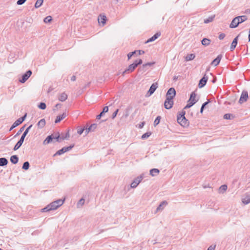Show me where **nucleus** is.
Returning <instances> with one entry per match:
<instances>
[{
    "mask_svg": "<svg viewBox=\"0 0 250 250\" xmlns=\"http://www.w3.org/2000/svg\"><path fill=\"white\" fill-rule=\"evenodd\" d=\"M56 142H61V137L59 132L51 134L47 136L46 139L43 141L42 144L43 145H47L51 143H55Z\"/></svg>",
    "mask_w": 250,
    "mask_h": 250,
    "instance_id": "1",
    "label": "nucleus"
},
{
    "mask_svg": "<svg viewBox=\"0 0 250 250\" xmlns=\"http://www.w3.org/2000/svg\"><path fill=\"white\" fill-rule=\"evenodd\" d=\"M32 127V125H30L28 127L26 128L25 130L24 131L23 134H22L20 139L18 141V142L17 143V144L15 145L13 150L16 151L18 150L20 147L22 145L24 140L25 139V138L28 133L29 131V130L31 129V128Z\"/></svg>",
    "mask_w": 250,
    "mask_h": 250,
    "instance_id": "2",
    "label": "nucleus"
},
{
    "mask_svg": "<svg viewBox=\"0 0 250 250\" xmlns=\"http://www.w3.org/2000/svg\"><path fill=\"white\" fill-rule=\"evenodd\" d=\"M143 63L142 59H140L135 60L132 64H130L128 67L123 71L122 75H124L125 73H129L133 72L135 68Z\"/></svg>",
    "mask_w": 250,
    "mask_h": 250,
    "instance_id": "3",
    "label": "nucleus"
},
{
    "mask_svg": "<svg viewBox=\"0 0 250 250\" xmlns=\"http://www.w3.org/2000/svg\"><path fill=\"white\" fill-rule=\"evenodd\" d=\"M64 201V199L57 200L56 201H54V202H52L51 203H50L49 204V205L50 206V208L52 209V210H55L57 208H58L59 207L62 206L63 204Z\"/></svg>",
    "mask_w": 250,
    "mask_h": 250,
    "instance_id": "4",
    "label": "nucleus"
},
{
    "mask_svg": "<svg viewBox=\"0 0 250 250\" xmlns=\"http://www.w3.org/2000/svg\"><path fill=\"white\" fill-rule=\"evenodd\" d=\"M74 146V144H72L68 146H65L57 151L53 155L54 157L57 155H61L66 152L70 150Z\"/></svg>",
    "mask_w": 250,
    "mask_h": 250,
    "instance_id": "5",
    "label": "nucleus"
},
{
    "mask_svg": "<svg viewBox=\"0 0 250 250\" xmlns=\"http://www.w3.org/2000/svg\"><path fill=\"white\" fill-rule=\"evenodd\" d=\"M27 116V114H25L22 117L17 119L12 125L10 128V131L15 128L20 124H21L25 119Z\"/></svg>",
    "mask_w": 250,
    "mask_h": 250,
    "instance_id": "6",
    "label": "nucleus"
},
{
    "mask_svg": "<svg viewBox=\"0 0 250 250\" xmlns=\"http://www.w3.org/2000/svg\"><path fill=\"white\" fill-rule=\"evenodd\" d=\"M32 74V72L30 70H27L24 74L21 76V78L19 79V82L21 83H24L31 76Z\"/></svg>",
    "mask_w": 250,
    "mask_h": 250,
    "instance_id": "7",
    "label": "nucleus"
},
{
    "mask_svg": "<svg viewBox=\"0 0 250 250\" xmlns=\"http://www.w3.org/2000/svg\"><path fill=\"white\" fill-rule=\"evenodd\" d=\"M173 105V101L171 98L166 97V99L164 102L165 108L169 109L172 108Z\"/></svg>",
    "mask_w": 250,
    "mask_h": 250,
    "instance_id": "8",
    "label": "nucleus"
},
{
    "mask_svg": "<svg viewBox=\"0 0 250 250\" xmlns=\"http://www.w3.org/2000/svg\"><path fill=\"white\" fill-rule=\"evenodd\" d=\"M248 97L249 96L248 92L247 91H243L239 99V103L240 104H242L243 103L246 102L248 99Z\"/></svg>",
    "mask_w": 250,
    "mask_h": 250,
    "instance_id": "9",
    "label": "nucleus"
},
{
    "mask_svg": "<svg viewBox=\"0 0 250 250\" xmlns=\"http://www.w3.org/2000/svg\"><path fill=\"white\" fill-rule=\"evenodd\" d=\"M143 179V176L142 175H140L137 177L130 184V187L132 188H135L139 185V184L141 182V181Z\"/></svg>",
    "mask_w": 250,
    "mask_h": 250,
    "instance_id": "10",
    "label": "nucleus"
},
{
    "mask_svg": "<svg viewBox=\"0 0 250 250\" xmlns=\"http://www.w3.org/2000/svg\"><path fill=\"white\" fill-rule=\"evenodd\" d=\"M158 87L157 83H153L150 87L147 93H146V96H150L156 90Z\"/></svg>",
    "mask_w": 250,
    "mask_h": 250,
    "instance_id": "11",
    "label": "nucleus"
},
{
    "mask_svg": "<svg viewBox=\"0 0 250 250\" xmlns=\"http://www.w3.org/2000/svg\"><path fill=\"white\" fill-rule=\"evenodd\" d=\"M208 80V77L206 75V74H205L203 78L200 80L199 83H198V87L200 88L203 87L206 84Z\"/></svg>",
    "mask_w": 250,
    "mask_h": 250,
    "instance_id": "12",
    "label": "nucleus"
},
{
    "mask_svg": "<svg viewBox=\"0 0 250 250\" xmlns=\"http://www.w3.org/2000/svg\"><path fill=\"white\" fill-rule=\"evenodd\" d=\"M97 124H93L91 125L89 127H88V125H87L86 126H85V135H87L90 132L94 131L95 129L97 128Z\"/></svg>",
    "mask_w": 250,
    "mask_h": 250,
    "instance_id": "13",
    "label": "nucleus"
},
{
    "mask_svg": "<svg viewBox=\"0 0 250 250\" xmlns=\"http://www.w3.org/2000/svg\"><path fill=\"white\" fill-rule=\"evenodd\" d=\"M176 95V90L173 87L170 88L167 92L166 97L171 98L173 99Z\"/></svg>",
    "mask_w": 250,
    "mask_h": 250,
    "instance_id": "14",
    "label": "nucleus"
},
{
    "mask_svg": "<svg viewBox=\"0 0 250 250\" xmlns=\"http://www.w3.org/2000/svg\"><path fill=\"white\" fill-rule=\"evenodd\" d=\"M177 122L182 126L184 127H186L188 125L189 122L188 120L184 117L181 119L180 120H177Z\"/></svg>",
    "mask_w": 250,
    "mask_h": 250,
    "instance_id": "15",
    "label": "nucleus"
},
{
    "mask_svg": "<svg viewBox=\"0 0 250 250\" xmlns=\"http://www.w3.org/2000/svg\"><path fill=\"white\" fill-rule=\"evenodd\" d=\"M240 24L239 21H238L236 17L233 19L231 23L229 25V27L231 28H236Z\"/></svg>",
    "mask_w": 250,
    "mask_h": 250,
    "instance_id": "16",
    "label": "nucleus"
},
{
    "mask_svg": "<svg viewBox=\"0 0 250 250\" xmlns=\"http://www.w3.org/2000/svg\"><path fill=\"white\" fill-rule=\"evenodd\" d=\"M222 58V55L221 54L218 55L217 57L212 61L211 65H214V66H217L220 63Z\"/></svg>",
    "mask_w": 250,
    "mask_h": 250,
    "instance_id": "17",
    "label": "nucleus"
},
{
    "mask_svg": "<svg viewBox=\"0 0 250 250\" xmlns=\"http://www.w3.org/2000/svg\"><path fill=\"white\" fill-rule=\"evenodd\" d=\"M238 37L239 36H237L233 39L230 47V51H233L236 47L238 42Z\"/></svg>",
    "mask_w": 250,
    "mask_h": 250,
    "instance_id": "18",
    "label": "nucleus"
},
{
    "mask_svg": "<svg viewBox=\"0 0 250 250\" xmlns=\"http://www.w3.org/2000/svg\"><path fill=\"white\" fill-rule=\"evenodd\" d=\"M66 116L65 112H63L62 114L59 115L57 116L56 119L55 121V123L57 124L60 122L62 120L65 118Z\"/></svg>",
    "mask_w": 250,
    "mask_h": 250,
    "instance_id": "19",
    "label": "nucleus"
},
{
    "mask_svg": "<svg viewBox=\"0 0 250 250\" xmlns=\"http://www.w3.org/2000/svg\"><path fill=\"white\" fill-rule=\"evenodd\" d=\"M161 35L160 33L157 32L155 33L152 37L148 39L147 41L146 42V43L152 42L154 41L155 40H156Z\"/></svg>",
    "mask_w": 250,
    "mask_h": 250,
    "instance_id": "20",
    "label": "nucleus"
},
{
    "mask_svg": "<svg viewBox=\"0 0 250 250\" xmlns=\"http://www.w3.org/2000/svg\"><path fill=\"white\" fill-rule=\"evenodd\" d=\"M108 111V107L106 106H104V108H103V111L100 113V114L98 115L97 116V119H100L101 118L106 112H107Z\"/></svg>",
    "mask_w": 250,
    "mask_h": 250,
    "instance_id": "21",
    "label": "nucleus"
},
{
    "mask_svg": "<svg viewBox=\"0 0 250 250\" xmlns=\"http://www.w3.org/2000/svg\"><path fill=\"white\" fill-rule=\"evenodd\" d=\"M10 160L12 164H16L18 163L19 157L16 155H12L11 156Z\"/></svg>",
    "mask_w": 250,
    "mask_h": 250,
    "instance_id": "22",
    "label": "nucleus"
},
{
    "mask_svg": "<svg viewBox=\"0 0 250 250\" xmlns=\"http://www.w3.org/2000/svg\"><path fill=\"white\" fill-rule=\"evenodd\" d=\"M67 95L64 92L61 93L58 97L59 100L61 102L65 101L67 99Z\"/></svg>",
    "mask_w": 250,
    "mask_h": 250,
    "instance_id": "23",
    "label": "nucleus"
},
{
    "mask_svg": "<svg viewBox=\"0 0 250 250\" xmlns=\"http://www.w3.org/2000/svg\"><path fill=\"white\" fill-rule=\"evenodd\" d=\"M8 162L6 158L2 157L0 158V166L4 167L7 165Z\"/></svg>",
    "mask_w": 250,
    "mask_h": 250,
    "instance_id": "24",
    "label": "nucleus"
},
{
    "mask_svg": "<svg viewBox=\"0 0 250 250\" xmlns=\"http://www.w3.org/2000/svg\"><path fill=\"white\" fill-rule=\"evenodd\" d=\"M160 170L157 168H152L150 170V174L152 176H155L159 174Z\"/></svg>",
    "mask_w": 250,
    "mask_h": 250,
    "instance_id": "25",
    "label": "nucleus"
},
{
    "mask_svg": "<svg viewBox=\"0 0 250 250\" xmlns=\"http://www.w3.org/2000/svg\"><path fill=\"white\" fill-rule=\"evenodd\" d=\"M242 202L245 205L250 203V195H246L243 199Z\"/></svg>",
    "mask_w": 250,
    "mask_h": 250,
    "instance_id": "26",
    "label": "nucleus"
},
{
    "mask_svg": "<svg viewBox=\"0 0 250 250\" xmlns=\"http://www.w3.org/2000/svg\"><path fill=\"white\" fill-rule=\"evenodd\" d=\"M236 18L238 21H239L240 23L245 21L248 19L247 16L245 15L237 16Z\"/></svg>",
    "mask_w": 250,
    "mask_h": 250,
    "instance_id": "27",
    "label": "nucleus"
},
{
    "mask_svg": "<svg viewBox=\"0 0 250 250\" xmlns=\"http://www.w3.org/2000/svg\"><path fill=\"white\" fill-rule=\"evenodd\" d=\"M210 42L211 41L209 39L207 38H204L201 41V43L202 45L207 46L210 44Z\"/></svg>",
    "mask_w": 250,
    "mask_h": 250,
    "instance_id": "28",
    "label": "nucleus"
},
{
    "mask_svg": "<svg viewBox=\"0 0 250 250\" xmlns=\"http://www.w3.org/2000/svg\"><path fill=\"white\" fill-rule=\"evenodd\" d=\"M167 204V202L166 201L162 202L159 206L157 208L156 211L162 210L164 208V206H165Z\"/></svg>",
    "mask_w": 250,
    "mask_h": 250,
    "instance_id": "29",
    "label": "nucleus"
},
{
    "mask_svg": "<svg viewBox=\"0 0 250 250\" xmlns=\"http://www.w3.org/2000/svg\"><path fill=\"white\" fill-rule=\"evenodd\" d=\"M45 125V120L44 119H41L37 124L39 127L42 128Z\"/></svg>",
    "mask_w": 250,
    "mask_h": 250,
    "instance_id": "30",
    "label": "nucleus"
},
{
    "mask_svg": "<svg viewBox=\"0 0 250 250\" xmlns=\"http://www.w3.org/2000/svg\"><path fill=\"white\" fill-rule=\"evenodd\" d=\"M214 18H215L214 15L208 17V18L204 19V22L205 23H208L212 21L213 19H214Z\"/></svg>",
    "mask_w": 250,
    "mask_h": 250,
    "instance_id": "31",
    "label": "nucleus"
},
{
    "mask_svg": "<svg viewBox=\"0 0 250 250\" xmlns=\"http://www.w3.org/2000/svg\"><path fill=\"white\" fill-rule=\"evenodd\" d=\"M234 118V116L232 114L227 113L224 115V119L226 120H231Z\"/></svg>",
    "mask_w": 250,
    "mask_h": 250,
    "instance_id": "32",
    "label": "nucleus"
},
{
    "mask_svg": "<svg viewBox=\"0 0 250 250\" xmlns=\"http://www.w3.org/2000/svg\"><path fill=\"white\" fill-rule=\"evenodd\" d=\"M106 21V17L105 16H103L102 17H101L100 18H98V21L99 23H102L103 25H104Z\"/></svg>",
    "mask_w": 250,
    "mask_h": 250,
    "instance_id": "33",
    "label": "nucleus"
},
{
    "mask_svg": "<svg viewBox=\"0 0 250 250\" xmlns=\"http://www.w3.org/2000/svg\"><path fill=\"white\" fill-rule=\"evenodd\" d=\"M195 55L194 54H188L186 57V60L187 61H191V60H193L195 58Z\"/></svg>",
    "mask_w": 250,
    "mask_h": 250,
    "instance_id": "34",
    "label": "nucleus"
},
{
    "mask_svg": "<svg viewBox=\"0 0 250 250\" xmlns=\"http://www.w3.org/2000/svg\"><path fill=\"white\" fill-rule=\"evenodd\" d=\"M196 96V94L195 93V92H192L190 94V98H189V100H188V102H192V100H193L194 101H196L195 100Z\"/></svg>",
    "mask_w": 250,
    "mask_h": 250,
    "instance_id": "35",
    "label": "nucleus"
},
{
    "mask_svg": "<svg viewBox=\"0 0 250 250\" xmlns=\"http://www.w3.org/2000/svg\"><path fill=\"white\" fill-rule=\"evenodd\" d=\"M43 2V0H37L35 3V7L36 8H39L42 6Z\"/></svg>",
    "mask_w": 250,
    "mask_h": 250,
    "instance_id": "36",
    "label": "nucleus"
},
{
    "mask_svg": "<svg viewBox=\"0 0 250 250\" xmlns=\"http://www.w3.org/2000/svg\"><path fill=\"white\" fill-rule=\"evenodd\" d=\"M30 167L29 163L28 161L24 162L23 164L22 168L24 170H27L29 169Z\"/></svg>",
    "mask_w": 250,
    "mask_h": 250,
    "instance_id": "37",
    "label": "nucleus"
},
{
    "mask_svg": "<svg viewBox=\"0 0 250 250\" xmlns=\"http://www.w3.org/2000/svg\"><path fill=\"white\" fill-rule=\"evenodd\" d=\"M85 200L83 198H81L79 202L77 203V208H81L82 207L84 203Z\"/></svg>",
    "mask_w": 250,
    "mask_h": 250,
    "instance_id": "38",
    "label": "nucleus"
},
{
    "mask_svg": "<svg viewBox=\"0 0 250 250\" xmlns=\"http://www.w3.org/2000/svg\"><path fill=\"white\" fill-rule=\"evenodd\" d=\"M196 103V101H194L192 100V102H188L187 104L186 105V106L184 107V109L189 108L191 107L192 106H193L195 103Z\"/></svg>",
    "mask_w": 250,
    "mask_h": 250,
    "instance_id": "39",
    "label": "nucleus"
},
{
    "mask_svg": "<svg viewBox=\"0 0 250 250\" xmlns=\"http://www.w3.org/2000/svg\"><path fill=\"white\" fill-rule=\"evenodd\" d=\"M62 141V140H64L65 139H68L69 138V131H67V132L66 133L65 135L62 134L61 136Z\"/></svg>",
    "mask_w": 250,
    "mask_h": 250,
    "instance_id": "40",
    "label": "nucleus"
},
{
    "mask_svg": "<svg viewBox=\"0 0 250 250\" xmlns=\"http://www.w3.org/2000/svg\"><path fill=\"white\" fill-rule=\"evenodd\" d=\"M134 55H136L137 56V51L134 50L133 52H129V53H128L127 55L128 60L130 59L131 58L132 56H134Z\"/></svg>",
    "mask_w": 250,
    "mask_h": 250,
    "instance_id": "41",
    "label": "nucleus"
},
{
    "mask_svg": "<svg viewBox=\"0 0 250 250\" xmlns=\"http://www.w3.org/2000/svg\"><path fill=\"white\" fill-rule=\"evenodd\" d=\"M50 210H52V209L50 208V206L49 204L47 206H46L44 208L42 209V212H47V211H49Z\"/></svg>",
    "mask_w": 250,
    "mask_h": 250,
    "instance_id": "42",
    "label": "nucleus"
},
{
    "mask_svg": "<svg viewBox=\"0 0 250 250\" xmlns=\"http://www.w3.org/2000/svg\"><path fill=\"white\" fill-rule=\"evenodd\" d=\"M161 119V117L160 116H158L156 117V118L155 119V120L154 122V126H156L160 123Z\"/></svg>",
    "mask_w": 250,
    "mask_h": 250,
    "instance_id": "43",
    "label": "nucleus"
},
{
    "mask_svg": "<svg viewBox=\"0 0 250 250\" xmlns=\"http://www.w3.org/2000/svg\"><path fill=\"white\" fill-rule=\"evenodd\" d=\"M151 134V133L150 132H147L145 133H144L141 137V138L142 139H146L148 138L150 135Z\"/></svg>",
    "mask_w": 250,
    "mask_h": 250,
    "instance_id": "44",
    "label": "nucleus"
},
{
    "mask_svg": "<svg viewBox=\"0 0 250 250\" xmlns=\"http://www.w3.org/2000/svg\"><path fill=\"white\" fill-rule=\"evenodd\" d=\"M186 114V112L185 111H182L180 113H179L177 115V120H180L181 119L184 117H185V115Z\"/></svg>",
    "mask_w": 250,
    "mask_h": 250,
    "instance_id": "45",
    "label": "nucleus"
},
{
    "mask_svg": "<svg viewBox=\"0 0 250 250\" xmlns=\"http://www.w3.org/2000/svg\"><path fill=\"white\" fill-rule=\"evenodd\" d=\"M38 106L39 108L42 109V110L45 109L46 107V104L43 102H41Z\"/></svg>",
    "mask_w": 250,
    "mask_h": 250,
    "instance_id": "46",
    "label": "nucleus"
},
{
    "mask_svg": "<svg viewBox=\"0 0 250 250\" xmlns=\"http://www.w3.org/2000/svg\"><path fill=\"white\" fill-rule=\"evenodd\" d=\"M52 20V17L50 16H47L44 19V22L45 23H49Z\"/></svg>",
    "mask_w": 250,
    "mask_h": 250,
    "instance_id": "47",
    "label": "nucleus"
},
{
    "mask_svg": "<svg viewBox=\"0 0 250 250\" xmlns=\"http://www.w3.org/2000/svg\"><path fill=\"white\" fill-rule=\"evenodd\" d=\"M147 67L144 66V64L142 66H141L138 69V71L139 72L143 73L144 72L146 71L147 70Z\"/></svg>",
    "mask_w": 250,
    "mask_h": 250,
    "instance_id": "48",
    "label": "nucleus"
},
{
    "mask_svg": "<svg viewBox=\"0 0 250 250\" xmlns=\"http://www.w3.org/2000/svg\"><path fill=\"white\" fill-rule=\"evenodd\" d=\"M227 186L226 185H222L220 188H219V189L221 191H226L227 189Z\"/></svg>",
    "mask_w": 250,
    "mask_h": 250,
    "instance_id": "49",
    "label": "nucleus"
},
{
    "mask_svg": "<svg viewBox=\"0 0 250 250\" xmlns=\"http://www.w3.org/2000/svg\"><path fill=\"white\" fill-rule=\"evenodd\" d=\"M83 131H85V126H84L83 128L78 129L77 130V133L81 135L83 132Z\"/></svg>",
    "mask_w": 250,
    "mask_h": 250,
    "instance_id": "50",
    "label": "nucleus"
},
{
    "mask_svg": "<svg viewBox=\"0 0 250 250\" xmlns=\"http://www.w3.org/2000/svg\"><path fill=\"white\" fill-rule=\"evenodd\" d=\"M25 125H24V126H23L22 127H21L20 129L18 131V132L17 133L16 135H15V136H18V135H19L21 133V132H22V131L24 130V127H25Z\"/></svg>",
    "mask_w": 250,
    "mask_h": 250,
    "instance_id": "51",
    "label": "nucleus"
},
{
    "mask_svg": "<svg viewBox=\"0 0 250 250\" xmlns=\"http://www.w3.org/2000/svg\"><path fill=\"white\" fill-rule=\"evenodd\" d=\"M118 111H119V109H117V110H116L113 112V114H112V119H114V118L116 117V116H117V114H118Z\"/></svg>",
    "mask_w": 250,
    "mask_h": 250,
    "instance_id": "52",
    "label": "nucleus"
},
{
    "mask_svg": "<svg viewBox=\"0 0 250 250\" xmlns=\"http://www.w3.org/2000/svg\"><path fill=\"white\" fill-rule=\"evenodd\" d=\"M27 0H18L17 2L18 5L23 4Z\"/></svg>",
    "mask_w": 250,
    "mask_h": 250,
    "instance_id": "53",
    "label": "nucleus"
},
{
    "mask_svg": "<svg viewBox=\"0 0 250 250\" xmlns=\"http://www.w3.org/2000/svg\"><path fill=\"white\" fill-rule=\"evenodd\" d=\"M210 102V101L209 100H208L207 102H205L202 104L201 107L205 108L206 105L208 104Z\"/></svg>",
    "mask_w": 250,
    "mask_h": 250,
    "instance_id": "54",
    "label": "nucleus"
},
{
    "mask_svg": "<svg viewBox=\"0 0 250 250\" xmlns=\"http://www.w3.org/2000/svg\"><path fill=\"white\" fill-rule=\"evenodd\" d=\"M137 55H142V54H143L145 53V51H143V50H137Z\"/></svg>",
    "mask_w": 250,
    "mask_h": 250,
    "instance_id": "55",
    "label": "nucleus"
},
{
    "mask_svg": "<svg viewBox=\"0 0 250 250\" xmlns=\"http://www.w3.org/2000/svg\"><path fill=\"white\" fill-rule=\"evenodd\" d=\"M153 64H154V62H147V63L144 64V66L147 67L148 66H151Z\"/></svg>",
    "mask_w": 250,
    "mask_h": 250,
    "instance_id": "56",
    "label": "nucleus"
},
{
    "mask_svg": "<svg viewBox=\"0 0 250 250\" xmlns=\"http://www.w3.org/2000/svg\"><path fill=\"white\" fill-rule=\"evenodd\" d=\"M225 37V34H224V33H221L219 35V39L220 40H223Z\"/></svg>",
    "mask_w": 250,
    "mask_h": 250,
    "instance_id": "57",
    "label": "nucleus"
},
{
    "mask_svg": "<svg viewBox=\"0 0 250 250\" xmlns=\"http://www.w3.org/2000/svg\"><path fill=\"white\" fill-rule=\"evenodd\" d=\"M215 246H210L207 250H214L215 249Z\"/></svg>",
    "mask_w": 250,
    "mask_h": 250,
    "instance_id": "58",
    "label": "nucleus"
},
{
    "mask_svg": "<svg viewBox=\"0 0 250 250\" xmlns=\"http://www.w3.org/2000/svg\"><path fill=\"white\" fill-rule=\"evenodd\" d=\"M145 123L144 122H142L141 124H139V127L140 128H143V126H144V125H145Z\"/></svg>",
    "mask_w": 250,
    "mask_h": 250,
    "instance_id": "59",
    "label": "nucleus"
},
{
    "mask_svg": "<svg viewBox=\"0 0 250 250\" xmlns=\"http://www.w3.org/2000/svg\"><path fill=\"white\" fill-rule=\"evenodd\" d=\"M76 76H74V75H73L71 77V80L72 81H76Z\"/></svg>",
    "mask_w": 250,
    "mask_h": 250,
    "instance_id": "60",
    "label": "nucleus"
},
{
    "mask_svg": "<svg viewBox=\"0 0 250 250\" xmlns=\"http://www.w3.org/2000/svg\"><path fill=\"white\" fill-rule=\"evenodd\" d=\"M61 106V104H57L56 105V107L58 108H60Z\"/></svg>",
    "mask_w": 250,
    "mask_h": 250,
    "instance_id": "61",
    "label": "nucleus"
},
{
    "mask_svg": "<svg viewBox=\"0 0 250 250\" xmlns=\"http://www.w3.org/2000/svg\"><path fill=\"white\" fill-rule=\"evenodd\" d=\"M178 76H174L173 77V80L174 81H176V80L178 79Z\"/></svg>",
    "mask_w": 250,
    "mask_h": 250,
    "instance_id": "62",
    "label": "nucleus"
},
{
    "mask_svg": "<svg viewBox=\"0 0 250 250\" xmlns=\"http://www.w3.org/2000/svg\"><path fill=\"white\" fill-rule=\"evenodd\" d=\"M249 42H250V29L249 30V35H248Z\"/></svg>",
    "mask_w": 250,
    "mask_h": 250,
    "instance_id": "63",
    "label": "nucleus"
},
{
    "mask_svg": "<svg viewBox=\"0 0 250 250\" xmlns=\"http://www.w3.org/2000/svg\"><path fill=\"white\" fill-rule=\"evenodd\" d=\"M204 108H203L202 107H201V109H200V113H203V111H204Z\"/></svg>",
    "mask_w": 250,
    "mask_h": 250,
    "instance_id": "64",
    "label": "nucleus"
}]
</instances>
